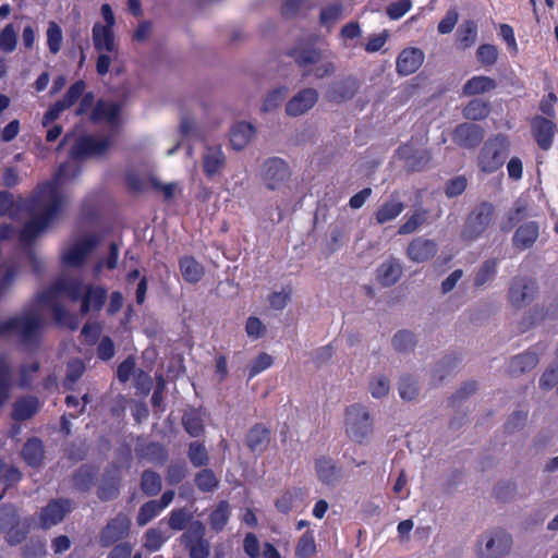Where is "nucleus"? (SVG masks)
Instances as JSON below:
<instances>
[{"instance_id": "nucleus-1", "label": "nucleus", "mask_w": 558, "mask_h": 558, "mask_svg": "<svg viewBox=\"0 0 558 558\" xmlns=\"http://www.w3.org/2000/svg\"><path fill=\"white\" fill-rule=\"evenodd\" d=\"M66 166H62L51 182L40 185L27 204L32 219L21 232V240L29 242L59 216L65 205V194L61 185L65 178Z\"/></svg>"}, {"instance_id": "nucleus-2", "label": "nucleus", "mask_w": 558, "mask_h": 558, "mask_svg": "<svg viewBox=\"0 0 558 558\" xmlns=\"http://www.w3.org/2000/svg\"><path fill=\"white\" fill-rule=\"evenodd\" d=\"M59 296H65L73 302H81V311L85 314L101 308L106 291L100 287L86 284L78 279H61L52 289L41 294L39 303L41 306H53L54 299Z\"/></svg>"}, {"instance_id": "nucleus-3", "label": "nucleus", "mask_w": 558, "mask_h": 558, "mask_svg": "<svg viewBox=\"0 0 558 558\" xmlns=\"http://www.w3.org/2000/svg\"><path fill=\"white\" fill-rule=\"evenodd\" d=\"M344 432L355 442H363L373 432V421L366 407L352 404L344 412Z\"/></svg>"}, {"instance_id": "nucleus-4", "label": "nucleus", "mask_w": 558, "mask_h": 558, "mask_svg": "<svg viewBox=\"0 0 558 558\" xmlns=\"http://www.w3.org/2000/svg\"><path fill=\"white\" fill-rule=\"evenodd\" d=\"M512 548L511 535L501 529H495L481 535L475 553L478 558H502Z\"/></svg>"}, {"instance_id": "nucleus-5", "label": "nucleus", "mask_w": 558, "mask_h": 558, "mask_svg": "<svg viewBox=\"0 0 558 558\" xmlns=\"http://www.w3.org/2000/svg\"><path fill=\"white\" fill-rule=\"evenodd\" d=\"M509 143L505 136H497L486 143L480 159L478 166L484 172H494L499 169L507 156Z\"/></svg>"}, {"instance_id": "nucleus-6", "label": "nucleus", "mask_w": 558, "mask_h": 558, "mask_svg": "<svg viewBox=\"0 0 558 558\" xmlns=\"http://www.w3.org/2000/svg\"><path fill=\"white\" fill-rule=\"evenodd\" d=\"M294 58L301 66L308 68V74L317 78H324L335 72V64L329 60H323L322 51L315 48L298 51Z\"/></svg>"}, {"instance_id": "nucleus-7", "label": "nucleus", "mask_w": 558, "mask_h": 558, "mask_svg": "<svg viewBox=\"0 0 558 558\" xmlns=\"http://www.w3.org/2000/svg\"><path fill=\"white\" fill-rule=\"evenodd\" d=\"M101 14L105 21V24H95L93 28V40L95 48L98 51H114L116 44L113 37V26L116 23V19L113 12L109 4L101 5Z\"/></svg>"}, {"instance_id": "nucleus-8", "label": "nucleus", "mask_w": 558, "mask_h": 558, "mask_svg": "<svg viewBox=\"0 0 558 558\" xmlns=\"http://www.w3.org/2000/svg\"><path fill=\"white\" fill-rule=\"evenodd\" d=\"M41 326V316L38 313L24 314L0 324V336L7 332H16L24 338L31 337Z\"/></svg>"}, {"instance_id": "nucleus-9", "label": "nucleus", "mask_w": 558, "mask_h": 558, "mask_svg": "<svg viewBox=\"0 0 558 558\" xmlns=\"http://www.w3.org/2000/svg\"><path fill=\"white\" fill-rule=\"evenodd\" d=\"M113 142L112 135L107 137L84 136L74 141L73 157L97 156L104 154Z\"/></svg>"}, {"instance_id": "nucleus-10", "label": "nucleus", "mask_w": 558, "mask_h": 558, "mask_svg": "<svg viewBox=\"0 0 558 558\" xmlns=\"http://www.w3.org/2000/svg\"><path fill=\"white\" fill-rule=\"evenodd\" d=\"M288 165L279 158H272L263 165V182L269 190H278L289 178Z\"/></svg>"}, {"instance_id": "nucleus-11", "label": "nucleus", "mask_w": 558, "mask_h": 558, "mask_svg": "<svg viewBox=\"0 0 558 558\" xmlns=\"http://www.w3.org/2000/svg\"><path fill=\"white\" fill-rule=\"evenodd\" d=\"M95 245L96 241L92 238H83L69 244L62 252L63 264L71 267L81 266Z\"/></svg>"}, {"instance_id": "nucleus-12", "label": "nucleus", "mask_w": 558, "mask_h": 558, "mask_svg": "<svg viewBox=\"0 0 558 558\" xmlns=\"http://www.w3.org/2000/svg\"><path fill=\"white\" fill-rule=\"evenodd\" d=\"M318 93L314 88H305L294 95L286 106L290 117H299L307 112L317 102Z\"/></svg>"}, {"instance_id": "nucleus-13", "label": "nucleus", "mask_w": 558, "mask_h": 558, "mask_svg": "<svg viewBox=\"0 0 558 558\" xmlns=\"http://www.w3.org/2000/svg\"><path fill=\"white\" fill-rule=\"evenodd\" d=\"M532 134L542 149H548L554 140L556 124L544 117H535L531 123Z\"/></svg>"}, {"instance_id": "nucleus-14", "label": "nucleus", "mask_w": 558, "mask_h": 558, "mask_svg": "<svg viewBox=\"0 0 558 558\" xmlns=\"http://www.w3.org/2000/svg\"><path fill=\"white\" fill-rule=\"evenodd\" d=\"M493 218V207L483 204L475 213H473L466 222L465 236L473 239L482 233L490 223Z\"/></svg>"}, {"instance_id": "nucleus-15", "label": "nucleus", "mask_w": 558, "mask_h": 558, "mask_svg": "<svg viewBox=\"0 0 558 558\" xmlns=\"http://www.w3.org/2000/svg\"><path fill=\"white\" fill-rule=\"evenodd\" d=\"M226 165V155L219 145H206L203 153V170L207 177L221 172Z\"/></svg>"}, {"instance_id": "nucleus-16", "label": "nucleus", "mask_w": 558, "mask_h": 558, "mask_svg": "<svg viewBox=\"0 0 558 558\" xmlns=\"http://www.w3.org/2000/svg\"><path fill=\"white\" fill-rule=\"evenodd\" d=\"M424 53L418 48L404 49L397 59V70L402 75L414 73L423 63Z\"/></svg>"}, {"instance_id": "nucleus-17", "label": "nucleus", "mask_w": 558, "mask_h": 558, "mask_svg": "<svg viewBox=\"0 0 558 558\" xmlns=\"http://www.w3.org/2000/svg\"><path fill=\"white\" fill-rule=\"evenodd\" d=\"M204 532L202 524H194L191 530L184 534L186 546L190 548L191 558H206L209 554V546L201 539Z\"/></svg>"}, {"instance_id": "nucleus-18", "label": "nucleus", "mask_w": 558, "mask_h": 558, "mask_svg": "<svg viewBox=\"0 0 558 558\" xmlns=\"http://www.w3.org/2000/svg\"><path fill=\"white\" fill-rule=\"evenodd\" d=\"M255 135L253 124L248 122H238L230 131V143L232 148L241 150L245 148Z\"/></svg>"}, {"instance_id": "nucleus-19", "label": "nucleus", "mask_w": 558, "mask_h": 558, "mask_svg": "<svg viewBox=\"0 0 558 558\" xmlns=\"http://www.w3.org/2000/svg\"><path fill=\"white\" fill-rule=\"evenodd\" d=\"M120 108L110 101H99L92 112V120L97 123L116 125L119 121Z\"/></svg>"}, {"instance_id": "nucleus-20", "label": "nucleus", "mask_w": 558, "mask_h": 558, "mask_svg": "<svg viewBox=\"0 0 558 558\" xmlns=\"http://www.w3.org/2000/svg\"><path fill=\"white\" fill-rule=\"evenodd\" d=\"M69 511L70 504L66 500L52 501L43 510L40 522L43 526L50 527L59 523Z\"/></svg>"}, {"instance_id": "nucleus-21", "label": "nucleus", "mask_w": 558, "mask_h": 558, "mask_svg": "<svg viewBox=\"0 0 558 558\" xmlns=\"http://www.w3.org/2000/svg\"><path fill=\"white\" fill-rule=\"evenodd\" d=\"M436 253V245L433 241L426 239H415L408 247V256L413 262H425Z\"/></svg>"}, {"instance_id": "nucleus-22", "label": "nucleus", "mask_w": 558, "mask_h": 558, "mask_svg": "<svg viewBox=\"0 0 558 558\" xmlns=\"http://www.w3.org/2000/svg\"><path fill=\"white\" fill-rule=\"evenodd\" d=\"M538 226L536 222L522 225L514 233L513 244L520 250L531 247L538 238Z\"/></svg>"}, {"instance_id": "nucleus-23", "label": "nucleus", "mask_w": 558, "mask_h": 558, "mask_svg": "<svg viewBox=\"0 0 558 558\" xmlns=\"http://www.w3.org/2000/svg\"><path fill=\"white\" fill-rule=\"evenodd\" d=\"M304 504V493L299 489H290L284 492L276 501V508L278 511L282 513H288L289 511L296 510L303 507Z\"/></svg>"}, {"instance_id": "nucleus-24", "label": "nucleus", "mask_w": 558, "mask_h": 558, "mask_svg": "<svg viewBox=\"0 0 558 558\" xmlns=\"http://www.w3.org/2000/svg\"><path fill=\"white\" fill-rule=\"evenodd\" d=\"M496 87V82L492 77L477 75L470 78L463 86V94L474 96L488 93Z\"/></svg>"}, {"instance_id": "nucleus-25", "label": "nucleus", "mask_w": 558, "mask_h": 558, "mask_svg": "<svg viewBox=\"0 0 558 558\" xmlns=\"http://www.w3.org/2000/svg\"><path fill=\"white\" fill-rule=\"evenodd\" d=\"M180 270L184 280L192 283L199 281L204 275L203 266L190 256L180 259Z\"/></svg>"}, {"instance_id": "nucleus-26", "label": "nucleus", "mask_w": 558, "mask_h": 558, "mask_svg": "<svg viewBox=\"0 0 558 558\" xmlns=\"http://www.w3.org/2000/svg\"><path fill=\"white\" fill-rule=\"evenodd\" d=\"M315 469L318 478L325 484H333L339 477L338 470L330 459H317Z\"/></svg>"}, {"instance_id": "nucleus-27", "label": "nucleus", "mask_w": 558, "mask_h": 558, "mask_svg": "<svg viewBox=\"0 0 558 558\" xmlns=\"http://www.w3.org/2000/svg\"><path fill=\"white\" fill-rule=\"evenodd\" d=\"M454 138L463 146H472L482 140V133L474 124H462L456 130Z\"/></svg>"}, {"instance_id": "nucleus-28", "label": "nucleus", "mask_w": 558, "mask_h": 558, "mask_svg": "<svg viewBox=\"0 0 558 558\" xmlns=\"http://www.w3.org/2000/svg\"><path fill=\"white\" fill-rule=\"evenodd\" d=\"M401 276V266L396 260L385 262L377 270V278L384 286L393 284Z\"/></svg>"}, {"instance_id": "nucleus-29", "label": "nucleus", "mask_w": 558, "mask_h": 558, "mask_svg": "<svg viewBox=\"0 0 558 558\" xmlns=\"http://www.w3.org/2000/svg\"><path fill=\"white\" fill-rule=\"evenodd\" d=\"M269 441V430L262 426H254L247 436V445L252 451H263Z\"/></svg>"}, {"instance_id": "nucleus-30", "label": "nucleus", "mask_w": 558, "mask_h": 558, "mask_svg": "<svg viewBox=\"0 0 558 558\" xmlns=\"http://www.w3.org/2000/svg\"><path fill=\"white\" fill-rule=\"evenodd\" d=\"M39 409V402L35 398L21 399L14 404L13 418L27 420L33 416Z\"/></svg>"}, {"instance_id": "nucleus-31", "label": "nucleus", "mask_w": 558, "mask_h": 558, "mask_svg": "<svg viewBox=\"0 0 558 558\" xmlns=\"http://www.w3.org/2000/svg\"><path fill=\"white\" fill-rule=\"evenodd\" d=\"M129 530V521L126 518H117L109 523L104 531L106 543H112L121 538Z\"/></svg>"}, {"instance_id": "nucleus-32", "label": "nucleus", "mask_w": 558, "mask_h": 558, "mask_svg": "<svg viewBox=\"0 0 558 558\" xmlns=\"http://www.w3.org/2000/svg\"><path fill=\"white\" fill-rule=\"evenodd\" d=\"M403 210V204L397 199L385 203L377 211L376 219L379 223L393 220Z\"/></svg>"}, {"instance_id": "nucleus-33", "label": "nucleus", "mask_w": 558, "mask_h": 558, "mask_svg": "<svg viewBox=\"0 0 558 558\" xmlns=\"http://www.w3.org/2000/svg\"><path fill=\"white\" fill-rule=\"evenodd\" d=\"M43 445L38 439H32L27 441L23 449V458L29 465H38L43 459Z\"/></svg>"}, {"instance_id": "nucleus-34", "label": "nucleus", "mask_w": 558, "mask_h": 558, "mask_svg": "<svg viewBox=\"0 0 558 558\" xmlns=\"http://www.w3.org/2000/svg\"><path fill=\"white\" fill-rule=\"evenodd\" d=\"M530 295L531 289L522 280H515L512 283L509 292V299L514 306L523 305L530 299Z\"/></svg>"}, {"instance_id": "nucleus-35", "label": "nucleus", "mask_w": 558, "mask_h": 558, "mask_svg": "<svg viewBox=\"0 0 558 558\" xmlns=\"http://www.w3.org/2000/svg\"><path fill=\"white\" fill-rule=\"evenodd\" d=\"M183 424L185 430L192 436L197 437L203 433V420L202 415L196 410H191L185 413L183 417Z\"/></svg>"}, {"instance_id": "nucleus-36", "label": "nucleus", "mask_w": 558, "mask_h": 558, "mask_svg": "<svg viewBox=\"0 0 558 558\" xmlns=\"http://www.w3.org/2000/svg\"><path fill=\"white\" fill-rule=\"evenodd\" d=\"M10 368L7 361L0 357V407L3 405L10 397Z\"/></svg>"}, {"instance_id": "nucleus-37", "label": "nucleus", "mask_w": 558, "mask_h": 558, "mask_svg": "<svg viewBox=\"0 0 558 558\" xmlns=\"http://www.w3.org/2000/svg\"><path fill=\"white\" fill-rule=\"evenodd\" d=\"M316 553V544L314 533L306 532L299 541L296 546V555L300 558H310Z\"/></svg>"}, {"instance_id": "nucleus-38", "label": "nucleus", "mask_w": 558, "mask_h": 558, "mask_svg": "<svg viewBox=\"0 0 558 558\" xmlns=\"http://www.w3.org/2000/svg\"><path fill=\"white\" fill-rule=\"evenodd\" d=\"M17 43L16 33L12 24L5 25L0 31V51L12 52Z\"/></svg>"}, {"instance_id": "nucleus-39", "label": "nucleus", "mask_w": 558, "mask_h": 558, "mask_svg": "<svg viewBox=\"0 0 558 558\" xmlns=\"http://www.w3.org/2000/svg\"><path fill=\"white\" fill-rule=\"evenodd\" d=\"M463 112L470 120H481L488 114L489 107L486 102L475 99L469 102Z\"/></svg>"}, {"instance_id": "nucleus-40", "label": "nucleus", "mask_w": 558, "mask_h": 558, "mask_svg": "<svg viewBox=\"0 0 558 558\" xmlns=\"http://www.w3.org/2000/svg\"><path fill=\"white\" fill-rule=\"evenodd\" d=\"M354 94V84L350 82L337 83L328 93V98L333 101H341L352 97Z\"/></svg>"}, {"instance_id": "nucleus-41", "label": "nucleus", "mask_w": 558, "mask_h": 558, "mask_svg": "<svg viewBox=\"0 0 558 558\" xmlns=\"http://www.w3.org/2000/svg\"><path fill=\"white\" fill-rule=\"evenodd\" d=\"M274 363L272 356L268 353H260L248 365V377L253 378L259 373L269 368Z\"/></svg>"}, {"instance_id": "nucleus-42", "label": "nucleus", "mask_w": 558, "mask_h": 558, "mask_svg": "<svg viewBox=\"0 0 558 558\" xmlns=\"http://www.w3.org/2000/svg\"><path fill=\"white\" fill-rule=\"evenodd\" d=\"M21 474L14 468H8L0 463V499L2 498L5 489L10 484L15 483L20 480Z\"/></svg>"}, {"instance_id": "nucleus-43", "label": "nucleus", "mask_w": 558, "mask_h": 558, "mask_svg": "<svg viewBox=\"0 0 558 558\" xmlns=\"http://www.w3.org/2000/svg\"><path fill=\"white\" fill-rule=\"evenodd\" d=\"M47 44L52 53H57L62 44V31L56 22H50L47 29Z\"/></svg>"}, {"instance_id": "nucleus-44", "label": "nucleus", "mask_w": 558, "mask_h": 558, "mask_svg": "<svg viewBox=\"0 0 558 558\" xmlns=\"http://www.w3.org/2000/svg\"><path fill=\"white\" fill-rule=\"evenodd\" d=\"M477 38V27L473 22H468L462 25L459 31V40L464 48L474 45Z\"/></svg>"}, {"instance_id": "nucleus-45", "label": "nucleus", "mask_w": 558, "mask_h": 558, "mask_svg": "<svg viewBox=\"0 0 558 558\" xmlns=\"http://www.w3.org/2000/svg\"><path fill=\"white\" fill-rule=\"evenodd\" d=\"M160 512L159 504L155 500L149 501L142 506L137 515V523L140 525H146L150 520L157 517Z\"/></svg>"}, {"instance_id": "nucleus-46", "label": "nucleus", "mask_w": 558, "mask_h": 558, "mask_svg": "<svg viewBox=\"0 0 558 558\" xmlns=\"http://www.w3.org/2000/svg\"><path fill=\"white\" fill-rule=\"evenodd\" d=\"M477 60L484 65H493L498 58V50L494 45L485 44L477 49Z\"/></svg>"}, {"instance_id": "nucleus-47", "label": "nucleus", "mask_w": 558, "mask_h": 558, "mask_svg": "<svg viewBox=\"0 0 558 558\" xmlns=\"http://www.w3.org/2000/svg\"><path fill=\"white\" fill-rule=\"evenodd\" d=\"M229 518V505L221 502L210 515V524L215 530H221Z\"/></svg>"}, {"instance_id": "nucleus-48", "label": "nucleus", "mask_w": 558, "mask_h": 558, "mask_svg": "<svg viewBox=\"0 0 558 558\" xmlns=\"http://www.w3.org/2000/svg\"><path fill=\"white\" fill-rule=\"evenodd\" d=\"M287 90L286 88H277L272 90L264 100L262 105V110L264 112L271 111L280 106V104L286 98Z\"/></svg>"}, {"instance_id": "nucleus-49", "label": "nucleus", "mask_w": 558, "mask_h": 558, "mask_svg": "<svg viewBox=\"0 0 558 558\" xmlns=\"http://www.w3.org/2000/svg\"><path fill=\"white\" fill-rule=\"evenodd\" d=\"M196 485L204 492H210L217 486V478L215 474L209 470L199 472L196 476Z\"/></svg>"}, {"instance_id": "nucleus-50", "label": "nucleus", "mask_w": 558, "mask_h": 558, "mask_svg": "<svg viewBox=\"0 0 558 558\" xmlns=\"http://www.w3.org/2000/svg\"><path fill=\"white\" fill-rule=\"evenodd\" d=\"M142 487L148 495H155L161 487L160 477L153 472H145L142 477Z\"/></svg>"}, {"instance_id": "nucleus-51", "label": "nucleus", "mask_w": 558, "mask_h": 558, "mask_svg": "<svg viewBox=\"0 0 558 558\" xmlns=\"http://www.w3.org/2000/svg\"><path fill=\"white\" fill-rule=\"evenodd\" d=\"M412 8L411 0H398L387 8V14L391 20H398L403 16Z\"/></svg>"}, {"instance_id": "nucleus-52", "label": "nucleus", "mask_w": 558, "mask_h": 558, "mask_svg": "<svg viewBox=\"0 0 558 558\" xmlns=\"http://www.w3.org/2000/svg\"><path fill=\"white\" fill-rule=\"evenodd\" d=\"M245 331L247 337L258 339L265 335L266 328L259 318L251 316L246 320Z\"/></svg>"}, {"instance_id": "nucleus-53", "label": "nucleus", "mask_w": 558, "mask_h": 558, "mask_svg": "<svg viewBox=\"0 0 558 558\" xmlns=\"http://www.w3.org/2000/svg\"><path fill=\"white\" fill-rule=\"evenodd\" d=\"M167 539L159 530L151 529L145 535V547L151 551L158 550Z\"/></svg>"}, {"instance_id": "nucleus-54", "label": "nucleus", "mask_w": 558, "mask_h": 558, "mask_svg": "<svg viewBox=\"0 0 558 558\" xmlns=\"http://www.w3.org/2000/svg\"><path fill=\"white\" fill-rule=\"evenodd\" d=\"M189 457L195 466H201L207 462V451L203 445L197 442L191 444Z\"/></svg>"}, {"instance_id": "nucleus-55", "label": "nucleus", "mask_w": 558, "mask_h": 558, "mask_svg": "<svg viewBox=\"0 0 558 558\" xmlns=\"http://www.w3.org/2000/svg\"><path fill=\"white\" fill-rule=\"evenodd\" d=\"M343 15V9L340 4H332L325 8L322 11L320 20L325 25H329L341 19Z\"/></svg>"}, {"instance_id": "nucleus-56", "label": "nucleus", "mask_w": 558, "mask_h": 558, "mask_svg": "<svg viewBox=\"0 0 558 558\" xmlns=\"http://www.w3.org/2000/svg\"><path fill=\"white\" fill-rule=\"evenodd\" d=\"M499 35L502 40L507 44L508 49L513 53H518V44L514 37L513 28L508 24H501L499 26Z\"/></svg>"}, {"instance_id": "nucleus-57", "label": "nucleus", "mask_w": 558, "mask_h": 558, "mask_svg": "<svg viewBox=\"0 0 558 558\" xmlns=\"http://www.w3.org/2000/svg\"><path fill=\"white\" fill-rule=\"evenodd\" d=\"M85 84L82 81L76 82L71 86V88L66 93L65 98L60 102L65 107V109L69 108L78 99V97L83 94Z\"/></svg>"}, {"instance_id": "nucleus-58", "label": "nucleus", "mask_w": 558, "mask_h": 558, "mask_svg": "<svg viewBox=\"0 0 558 558\" xmlns=\"http://www.w3.org/2000/svg\"><path fill=\"white\" fill-rule=\"evenodd\" d=\"M369 390L374 398H381L389 391V381L385 377H377L371 383Z\"/></svg>"}, {"instance_id": "nucleus-59", "label": "nucleus", "mask_w": 558, "mask_h": 558, "mask_svg": "<svg viewBox=\"0 0 558 558\" xmlns=\"http://www.w3.org/2000/svg\"><path fill=\"white\" fill-rule=\"evenodd\" d=\"M290 300V290L274 292L269 296V304L275 310H282Z\"/></svg>"}, {"instance_id": "nucleus-60", "label": "nucleus", "mask_w": 558, "mask_h": 558, "mask_svg": "<svg viewBox=\"0 0 558 558\" xmlns=\"http://www.w3.org/2000/svg\"><path fill=\"white\" fill-rule=\"evenodd\" d=\"M458 22V13L454 10L448 11L446 16L438 24L440 34L450 33Z\"/></svg>"}, {"instance_id": "nucleus-61", "label": "nucleus", "mask_w": 558, "mask_h": 558, "mask_svg": "<svg viewBox=\"0 0 558 558\" xmlns=\"http://www.w3.org/2000/svg\"><path fill=\"white\" fill-rule=\"evenodd\" d=\"M496 270V265L494 262H487L483 265L482 269L478 271L475 278V284L482 286L490 278H493Z\"/></svg>"}, {"instance_id": "nucleus-62", "label": "nucleus", "mask_w": 558, "mask_h": 558, "mask_svg": "<svg viewBox=\"0 0 558 558\" xmlns=\"http://www.w3.org/2000/svg\"><path fill=\"white\" fill-rule=\"evenodd\" d=\"M244 550L251 558L259 557V542L254 534H247L244 539Z\"/></svg>"}, {"instance_id": "nucleus-63", "label": "nucleus", "mask_w": 558, "mask_h": 558, "mask_svg": "<svg viewBox=\"0 0 558 558\" xmlns=\"http://www.w3.org/2000/svg\"><path fill=\"white\" fill-rule=\"evenodd\" d=\"M399 392L402 399L412 400L417 392L416 384L410 379H403L400 383Z\"/></svg>"}, {"instance_id": "nucleus-64", "label": "nucleus", "mask_w": 558, "mask_h": 558, "mask_svg": "<svg viewBox=\"0 0 558 558\" xmlns=\"http://www.w3.org/2000/svg\"><path fill=\"white\" fill-rule=\"evenodd\" d=\"M466 187V180L462 177L456 178L449 182L446 187V194L448 196L460 195Z\"/></svg>"}]
</instances>
